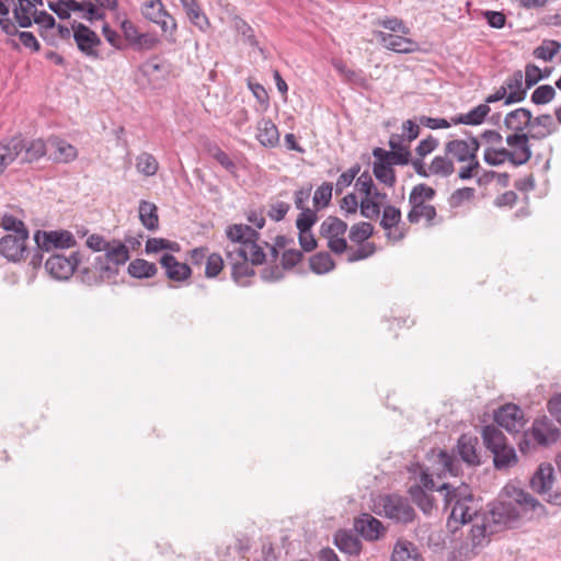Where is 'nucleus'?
<instances>
[{
    "label": "nucleus",
    "mask_w": 561,
    "mask_h": 561,
    "mask_svg": "<svg viewBox=\"0 0 561 561\" xmlns=\"http://www.w3.org/2000/svg\"><path fill=\"white\" fill-rule=\"evenodd\" d=\"M136 169L145 176H152L158 172L157 159L148 152H142L136 158Z\"/></svg>",
    "instance_id": "de8ad7c7"
},
{
    "label": "nucleus",
    "mask_w": 561,
    "mask_h": 561,
    "mask_svg": "<svg viewBox=\"0 0 561 561\" xmlns=\"http://www.w3.org/2000/svg\"><path fill=\"white\" fill-rule=\"evenodd\" d=\"M482 437L484 445L491 453L507 444L504 434L493 425H488L483 428Z\"/></svg>",
    "instance_id": "37998d69"
},
{
    "label": "nucleus",
    "mask_w": 561,
    "mask_h": 561,
    "mask_svg": "<svg viewBox=\"0 0 561 561\" xmlns=\"http://www.w3.org/2000/svg\"><path fill=\"white\" fill-rule=\"evenodd\" d=\"M49 157L58 163H69L78 157V150L75 146L60 138H49L47 140Z\"/></svg>",
    "instance_id": "412c9836"
},
{
    "label": "nucleus",
    "mask_w": 561,
    "mask_h": 561,
    "mask_svg": "<svg viewBox=\"0 0 561 561\" xmlns=\"http://www.w3.org/2000/svg\"><path fill=\"white\" fill-rule=\"evenodd\" d=\"M161 250L179 251L180 245L174 241H169L162 238H149L146 242L147 253H157Z\"/></svg>",
    "instance_id": "5fc2aeb1"
},
{
    "label": "nucleus",
    "mask_w": 561,
    "mask_h": 561,
    "mask_svg": "<svg viewBox=\"0 0 561 561\" xmlns=\"http://www.w3.org/2000/svg\"><path fill=\"white\" fill-rule=\"evenodd\" d=\"M224 259L218 253H211L207 256L205 275L208 278L216 277L224 267Z\"/></svg>",
    "instance_id": "052dcab7"
},
{
    "label": "nucleus",
    "mask_w": 561,
    "mask_h": 561,
    "mask_svg": "<svg viewBox=\"0 0 561 561\" xmlns=\"http://www.w3.org/2000/svg\"><path fill=\"white\" fill-rule=\"evenodd\" d=\"M46 152H48V146L47 142H44L42 139H34L31 141H25L23 139V151L18 160L22 163L33 162L45 156Z\"/></svg>",
    "instance_id": "f704fd0d"
},
{
    "label": "nucleus",
    "mask_w": 561,
    "mask_h": 561,
    "mask_svg": "<svg viewBox=\"0 0 561 561\" xmlns=\"http://www.w3.org/2000/svg\"><path fill=\"white\" fill-rule=\"evenodd\" d=\"M432 465L425 469H421L420 482L430 491L437 490L434 477L442 479L447 476L457 477L460 472L459 461L445 450L432 453Z\"/></svg>",
    "instance_id": "39448f33"
},
{
    "label": "nucleus",
    "mask_w": 561,
    "mask_h": 561,
    "mask_svg": "<svg viewBox=\"0 0 561 561\" xmlns=\"http://www.w3.org/2000/svg\"><path fill=\"white\" fill-rule=\"evenodd\" d=\"M73 39L81 53L89 57H98L95 47L101 44V39L94 31L82 23L72 24Z\"/></svg>",
    "instance_id": "2eb2a0df"
},
{
    "label": "nucleus",
    "mask_w": 561,
    "mask_h": 561,
    "mask_svg": "<svg viewBox=\"0 0 561 561\" xmlns=\"http://www.w3.org/2000/svg\"><path fill=\"white\" fill-rule=\"evenodd\" d=\"M375 36L385 48L396 53L409 54L419 49L416 42L401 35L377 31Z\"/></svg>",
    "instance_id": "a211bd4d"
},
{
    "label": "nucleus",
    "mask_w": 561,
    "mask_h": 561,
    "mask_svg": "<svg viewBox=\"0 0 561 561\" xmlns=\"http://www.w3.org/2000/svg\"><path fill=\"white\" fill-rule=\"evenodd\" d=\"M471 523L472 527L469 535L471 546L472 548L483 547L488 541V537L495 531L492 530L490 523H488V520H485L482 515L477 516V518H474Z\"/></svg>",
    "instance_id": "c756f323"
},
{
    "label": "nucleus",
    "mask_w": 561,
    "mask_h": 561,
    "mask_svg": "<svg viewBox=\"0 0 561 561\" xmlns=\"http://www.w3.org/2000/svg\"><path fill=\"white\" fill-rule=\"evenodd\" d=\"M226 234L229 243L225 248V254L240 257V253L250 252L252 264H262L265 253L257 244L259 232L250 226L234 224L227 228Z\"/></svg>",
    "instance_id": "7ed1b4c3"
},
{
    "label": "nucleus",
    "mask_w": 561,
    "mask_h": 561,
    "mask_svg": "<svg viewBox=\"0 0 561 561\" xmlns=\"http://www.w3.org/2000/svg\"><path fill=\"white\" fill-rule=\"evenodd\" d=\"M0 26L8 35H16V25L9 19V8L0 0Z\"/></svg>",
    "instance_id": "69168bd1"
},
{
    "label": "nucleus",
    "mask_w": 561,
    "mask_h": 561,
    "mask_svg": "<svg viewBox=\"0 0 561 561\" xmlns=\"http://www.w3.org/2000/svg\"><path fill=\"white\" fill-rule=\"evenodd\" d=\"M415 195L416 194H410L409 196L411 209L408 214V220L411 224H417L421 219H425L427 226H433L437 215L435 207L422 201H416Z\"/></svg>",
    "instance_id": "393cba45"
},
{
    "label": "nucleus",
    "mask_w": 561,
    "mask_h": 561,
    "mask_svg": "<svg viewBox=\"0 0 561 561\" xmlns=\"http://www.w3.org/2000/svg\"><path fill=\"white\" fill-rule=\"evenodd\" d=\"M376 505L379 507V514L397 523L408 524L415 517L414 508L410 505L408 499L398 494H387L378 497Z\"/></svg>",
    "instance_id": "0eeeda50"
},
{
    "label": "nucleus",
    "mask_w": 561,
    "mask_h": 561,
    "mask_svg": "<svg viewBox=\"0 0 561 561\" xmlns=\"http://www.w3.org/2000/svg\"><path fill=\"white\" fill-rule=\"evenodd\" d=\"M533 122V113L526 107H518L508 112L504 117V126L513 134H526L525 130Z\"/></svg>",
    "instance_id": "5701e85b"
},
{
    "label": "nucleus",
    "mask_w": 561,
    "mask_h": 561,
    "mask_svg": "<svg viewBox=\"0 0 561 561\" xmlns=\"http://www.w3.org/2000/svg\"><path fill=\"white\" fill-rule=\"evenodd\" d=\"M226 262L231 266L232 279L240 286H247L248 278L254 275L250 252L240 253V257L226 254Z\"/></svg>",
    "instance_id": "f3484780"
},
{
    "label": "nucleus",
    "mask_w": 561,
    "mask_h": 561,
    "mask_svg": "<svg viewBox=\"0 0 561 561\" xmlns=\"http://www.w3.org/2000/svg\"><path fill=\"white\" fill-rule=\"evenodd\" d=\"M359 209L360 215L367 219H375L380 215V204L371 195L362 198Z\"/></svg>",
    "instance_id": "6e6d98bb"
},
{
    "label": "nucleus",
    "mask_w": 561,
    "mask_h": 561,
    "mask_svg": "<svg viewBox=\"0 0 561 561\" xmlns=\"http://www.w3.org/2000/svg\"><path fill=\"white\" fill-rule=\"evenodd\" d=\"M85 244L89 249L93 250L94 252H107V250L112 245V240L107 241L104 237L100 234H91L88 237Z\"/></svg>",
    "instance_id": "338daca9"
},
{
    "label": "nucleus",
    "mask_w": 561,
    "mask_h": 561,
    "mask_svg": "<svg viewBox=\"0 0 561 561\" xmlns=\"http://www.w3.org/2000/svg\"><path fill=\"white\" fill-rule=\"evenodd\" d=\"M554 469L550 463H541L533 478L530 479V486L534 491L540 494H553L552 486L554 481Z\"/></svg>",
    "instance_id": "4be33fe9"
},
{
    "label": "nucleus",
    "mask_w": 561,
    "mask_h": 561,
    "mask_svg": "<svg viewBox=\"0 0 561 561\" xmlns=\"http://www.w3.org/2000/svg\"><path fill=\"white\" fill-rule=\"evenodd\" d=\"M559 438V430L547 416L536 419L531 427L523 435L519 442L522 453H527L531 446H548Z\"/></svg>",
    "instance_id": "423d86ee"
},
{
    "label": "nucleus",
    "mask_w": 561,
    "mask_h": 561,
    "mask_svg": "<svg viewBox=\"0 0 561 561\" xmlns=\"http://www.w3.org/2000/svg\"><path fill=\"white\" fill-rule=\"evenodd\" d=\"M48 8L61 20L70 18L71 12H81V2L77 0H56L49 1Z\"/></svg>",
    "instance_id": "a19ab883"
},
{
    "label": "nucleus",
    "mask_w": 561,
    "mask_h": 561,
    "mask_svg": "<svg viewBox=\"0 0 561 561\" xmlns=\"http://www.w3.org/2000/svg\"><path fill=\"white\" fill-rule=\"evenodd\" d=\"M495 422L510 433H518L524 427L523 410L515 404H506L495 412Z\"/></svg>",
    "instance_id": "dca6fc26"
},
{
    "label": "nucleus",
    "mask_w": 561,
    "mask_h": 561,
    "mask_svg": "<svg viewBox=\"0 0 561 561\" xmlns=\"http://www.w3.org/2000/svg\"><path fill=\"white\" fill-rule=\"evenodd\" d=\"M360 171V165L355 163L347 171L343 172L336 180L335 183V193L341 194L346 187H348L352 182L355 180L357 174Z\"/></svg>",
    "instance_id": "4d7b16f0"
},
{
    "label": "nucleus",
    "mask_w": 561,
    "mask_h": 561,
    "mask_svg": "<svg viewBox=\"0 0 561 561\" xmlns=\"http://www.w3.org/2000/svg\"><path fill=\"white\" fill-rule=\"evenodd\" d=\"M347 230V224L333 216L325 218L320 227V233L328 240V248L335 254H342L347 249V242L344 234Z\"/></svg>",
    "instance_id": "6e6552de"
},
{
    "label": "nucleus",
    "mask_w": 561,
    "mask_h": 561,
    "mask_svg": "<svg viewBox=\"0 0 561 561\" xmlns=\"http://www.w3.org/2000/svg\"><path fill=\"white\" fill-rule=\"evenodd\" d=\"M333 185L330 182L322 183L313 194V204L320 209L327 207L332 198Z\"/></svg>",
    "instance_id": "864d4df0"
},
{
    "label": "nucleus",
    "mask_w": 561,
    "mask_h": 561,
    "mask_svg": "<svg viewBox=\"0 0 561 561\" xmlns=\"http://www.w3.org/2000/svg\"><path fill=\"white\" fill-rule=\"evenodd\" d=\"M1 227L8 232V233H22V232H28L26 229L24 222L16 218L13 215L4 214L1 217Z\"/></svg>",
    "instance_id": "13d9d810"
},
{
    "label": "nucleus",
    "mask_w": 561,
    "mask_h": 561,
    "mask_svg": "<svg viewBox=\"0 0 561 561\" xmlns=\"http://www.w3.org/2000/svg\"><path fill=\"white\" fill-rule=\"evenodd\" d=\"M427 489L419 481L417 484L410 486L409 494L413 503L426 515H431L435 507L434 496L427 493Z\"/></svg>",
    "instance_id": "2f4dec72"
},
{
    "label": "nucleus",
    "mask_w": 561,
    "mask_h": 561,
    "mask_svg": "<svg viewBox=\"0 0 561 561\" xmlns=\"http://www.w3.org/2000/svg\"><path fill=\"white\" fill-rule=\"evenodd\" d=\"M310 268L316 274H325L335 266L334 261L328 252H320L312 255L309 260Z\"/></svg>",
    "instance_id": "49530a36"
},
{
    "label": "nucleus",
    "mask_w": 561,
    "mask_h": 561,
    "mask_svg": "<svg viewBox=\"0 0 561 561\" xmlns=\"http://www.w3.org/2000/svg\"><path fill=\"white\" fill-rule=\"evenodd\" d=\"M401 221V211L392 205L383 207L380 226L387 231V237L393 241L403 239V232H398V225Z\"/></svg>",
    "instance_id": "bb28decb"
},
{
    "label": "nucleus",
    "mask_w": 561,
    "mask_h": 561,
    "mask_svg": "<svg viewBox=\"0 0 561 561\" xmlns=\"http://www.w3.org/2000/svg\"><path fill=\"white\" fill-rule=\"evenodd\" d=\"M317 221V214L312 209H304L299 214L296 220V227L298 230H311L312 226Z\"/></svg>",
    "instance_id": "0e129e2a"
},
{
    "label": "nucleus",
    "mask_w": 561,
    "mask_h": 561,
    "mask_svg": "<svg viewBox=\"0 0 561 561\" xmlns=\"http://www.w3.org/2000/svg\"><path fill=\"white\" fill-rule=\"evenodd\" d=\"M477 437L465 434L459 437L457 443V450L460 458L470 466L479 465L480 462L479 455L477 453Z\"/></svg>",
    "instance_id": "7c9ffc66"
},
{
    "label": "nucleus",
    "mask_w": 561,
    "mask_h": 561,
    "mask_svg": "<svg viewBox=\"0 0 561 561\" xmlns=\"http://www.w3.org/2000/svg\"><path fill=\"white\" fill-rule=\"evenodd\" d=\"M81 5H82L81 18L83 20L92 23L94 21L105 19V12L101 8L95 5L93 2L83 1V2H81Z\"/></svg>",
    "instance_id": "bf43d9fd"
},
{
    "label": "nucleus",
    "mask_w": 561,
    "mask_h": 561,
    "mask_svg": "<svg viewBox=\"0 0 561 561\" xmlns=\"http://www.w3.org/2000/svg\"><path fill=\"white\" fill-rule=\"evenodd\" d=\"M158 268L154 263L142 259H136L128 265V273L135 278H150L154 276Z\"/></svg>",
    "instance_id": "79ce46f5"
},
{
    "label": "nucleus",
    "mask_w": 561,
    "mask_h": 561,
    "mask_svg": "<svg viewBox=\"0 0 561 561\" xmlns=\"http://www.w3.org/2000/svg\"><path fill=\"white\" fill-rule=\"evenodd\" d=\"M28 232L7 233L0 239V253L11 262H19L24 259L27 252L26 242Z\"/></svg>",
    "instance_id": "ddd939ff"
},
{
    "label": "nucleus",
    "mask_w": 561,
    "mask_h": 561,
    "mask_svg": "<svg viewBox=\"0 0 561 561\" xmlns=\"http://www.w3.org/2000/svg\"><path fill=\"white\" fill-rule=\"evenodd\" d=\"M334 543L340 551L350 556H358L362 550V542L358 537L345 530L335 534Z\"/></svg>",
    "instance_id": "473e14b6"
},
{
    "label": "nucleus",
    "mask_w": 561,
    "mask_h": 561,
    "mask_svg": "<svg viewBox=\"0 0 561 561\" xmlns=\"http://www.w3.org/2000/svg\"><path fill=\"white\" fill-rule=\"evenodd\" d=\"M505 140L511 149L504 147H488L484 149L483 159L489 165L499 167L508 161L518 167L530 160L533 153L525 135L511 134Z\"/></svg>",
    "instance_id": "20e7f679"
},
{
    "label": "nucleus",
    "mask_w": 561,
    "mask_h": 561,
    "mask_svg": "<svg viewBox=\"0 0 561 561\" xmlns=\"http://www.w3.org/2000/svg\"><path fill=\"white\" fill-rule=\"evenodd\" d=\"M378 24L391 32L401 33L403 35H407L410 33L409 27L403 23L402 20H400L398 18H386V19L379 20Z\"/></svg>",
    "instance_id": "774afa93"
},
{
    "label": "nucleus",
    "mask_w": 561,
    "mask_h": 561,
    "mask_svg": "<svg viewBox=\"0 0 561 561\" xmlns=\"http://www.w3.org/2000/svg\"><path fill=\"white\" fill-rule=\"evenodd\" d=\"M493 454V462L496 469H504L517 461L516 453L513 447L505 444L495 449Z\"/></svg>",
    "instance_id": "c03bdc74"
},
{
    "label": "nucleus",
    "mask_w": 561,
    "mask_h": 561,
    "mask_svg": "<svg viewBox=\"0 0 561 561\" xmlns=\"http://www.w3.org/2000/svg\"><path fill=\"white\" fill-rule=\"evenodd\" d=\"M524 73V82L526 84V89L533 88L535 84H537L540 80L545 79L546 76L542 75V71L539 67L533 64H528L525 67Z\"/></svg>",
    "instance_id": "680f3d73"
},
{
    "label": "nucleus",
    "mask_w": 561,
    "mask_h": 561,
    "mask_svg": "<svg viewBox=\"0 0 561 561\" xmlns=\"http://www.w3.org/2000/svg\"><path fill=\"white\" fill-rule=\"evenodd\" d=\"M129 249L118 239L112 240V245L107 252L96 255L91 267H82L78 271L77 277L81 283L94 286L105 280L115 279L119 272V266L129 260Z\"/></svg>",
    "instance_id": "f03ea898"
},
{
    "label": "nucleus",
    "mask_w": 561,
    "mask_h": 561,
    "mask_svg": "<svg viewBox=\"0 0 561 561\" xmlns=\"http://www.w3.org/2000/svg\"><path fill=\"white\" fill-rule=\"evenodd\" d=\"M360 245L353 251L348 252L347 261L350 263L365 260L375 253L376 247L374 243H359Z\"/></svg>",
    "instance_id": "e2e57ef3"
},
{
    "label": "nucleus",
    "mask_w": 561,
    "mask_h": 561,
    "mask_svg": "<svg viewBox=\"0 0 561 561\" xmlns=\"http://www.w3.org/2000/svg\"><path fill=\"white\" fill-rule=\"evenodd\" d=\"M391 561H421V556L414 543L400 539L393 547Z\"/></svg>",
    "instance_id": "e433bc0d"
},
{
    "label": "nucleus",
    "mask_w": 561,
    "mask_h": 561,
    "mask_svg": "<svg viewBox=\"0 0 561 561\" xmlns=\"http://www.w3.org/2000/svg\"><path fill=\"white\" fill-rule=\"evenodd\" d=\"M35 4L31 0H18L13 9L14 18L20 27L26 28L32 25V16H34Z\"/></svg>",
    "instance_id": "58836bf2"
},
{
    "label": "nucleus",
    "mask_w": 561,
    "mask_h": 561,
    "mask_svg": "<svg viewBox=\"0 0 561 561\" xmlns=\"http://www.w3.org/2000/svg\"><path fill=\"white\" fill-rule=\"evenodd\" d=\"M354 527L363 538L370 541L379 539L385 531L381 522L370 514H363L358 517Z\"/></svg>",
    "instance_id": "b1692460"
},
{
    "label": "nucleus",
    "mask_w": 561,
    "mask_h": 561,
    "mask_svg": "<svg viewBox=\"0 0 561 561\" xmlns=\"http://www.w3.org/2000/svg\"><path fill=\"white\" fill-rule=\"evenodd\" d=\"M374 231L371 224L363 221L351 227L350 239L355 243H364Z\"/></svg>",
    "instance_id": "3c124183"
},
{
    "label": "nucleus",
    "mask_w": 561,
    "mask_h": 561,
    "mask_svg": "<svg viewBox=\"0 0 561 561\" xmlns=\"http://www.w3.org/2000/svg\"><path fill=\"white\" fill-rule=\"evenodd\" d=\"M373 172L376 179L385 185L392 187L396 184V172L389 162L383 159H375Z\"/></svg>",
    "instance_id": "ea45409f"
},
{
    "label": "nucleus",
    "mask_w": 561,
    "mask_h": 561,
    "mask_svg": "<svg viewBox=\"0 0 561 561\" xmlns=\"http://www.w3.org/2000/svg\"><path fill=\"white\" fill-rule=\"evenodd\" d=\"M556 96V90L550 84L539 85L531 93L530 100L536 105H545L550 103Z\"/></svg>",
    "instance_id": "8fccbe9b"
},
{
    "label": "nucleus",
    "mask_w": 561,
    "mask_h": 561,
    "mask_svg": "<svg viewBox=\"0 0 561 561\" xmlns=\"http://www.w3.org/2000/svg\"><path fill=\"white\" fill-rule=\"evenodd\" d=\"M519 515L518 506L513 502L494 503L489 513L482 514L495 533L516 522Z\"/></svg>",
    "instance_id": "9b49d317"
},
{
    "label": "nucleus",
    "mask_w": 561,
    "mask_h": 561,
    "mask_svg": "<svg viewBox=\"0 0 561 561\" xmlns=\"http://www.w3.org/2000/svg\"><path fill=\"white\" fill-rule=\"evenodd\" d=\"M139 219L145 228L150 231H154L159 227V216L157 206L147 201L139 203Z\"/></svg>",
    "instance_id": "4c0bfd02"
},
{
    "label": "nucleus",
    "mask_w": 561,
    "mask_h": 561,
    "mask_svg": "<svg viewBox=\"0 0 561 561\" xmlns=\"http://www.w3.org/2000/svg\"><path fill=\"white\" fill-rule=\"evenodd\" d=\"M557 130L558 126L552 116L550 114H541L536 117L533 116L529 130L524 135L527 137V145H529L530 139L542 140L554 134Z\"/></svg>",
    "instance_id": "6ab92c4d"
},
{
    "label": "nucleus",
    "mask_w": 561,
    "mask_h": 561,
    "mask_svg": "<svg viewBox=\"0 0 561 561\" xmlns=\"http://www.w3.org/2000/svg\"><path fill=\"white\" fill-rule=\"evenodd\" d=\"M561 45L556 41L543 42L534 50V55L538 59L550 61L559 53Z\"/></svg>",
    "instance_id": "603ef678"
},
{
    "label": "nucleus",
    "mask_w": 561,
    "mask_h": 561,
    "mask_svg": "<svg viewBox=\"0 0 561 561\" xmlns=\"http://www.w3.org/2000/svg\"><path fill=\"white\" fill-rule=\"evenodd\" d=\"M34 241L41 251L70 249L77 244L75 236L68 230H37Z\"/></svg>",
    "instance_id": "9d476101"
},
{
    "label": "nucleus",
    "mask_w": 561,
    "mask_h": 561,
    "mask_svg": "<svg viewBox=\"0 0 561 561\" xmlns=\"http://www.w3.org/2000/svg\"><path fill=\"white\" fill-rule=\"evenodd\" d=\"M373 156L375 159H383L393 168V165H405L410 163L411 152L409 147L390 151L377 147L373 150Z\"/></svg>",
    "instance_id": "72a5a7b5"
},
{
    "label": "nucleus",
    "mask_w": 561,
    "mask_h": 561,
    "mask_svg": "<svg viewBox=\"0 0 561 561\" xmlns=\"http://www.w3.org/2000/svg\"><path fill=\"white\" fill-rule=\"evenodd\" d=\"M503 87L508 93L505 99V105L523 102L527 96L528 89H526L522 70H516L512 76L507 77Z\"/></svg>",
    "instance_id": "aec40b11"
},
{
    "label": "nucleus",
    "mask_w": 561,
    "mask_h": 561,
    "mask_svg": "<svg viewBox=\"0 0 561 561\" xmlns=\"http://www.w3.org/2000/svg\"><path fill=\"white\" fill-rule=\"evenodd\" d=\"M23 151V139L13 137L0 142V175L19 159Z\"/></svg>",
    "instance_id": "a878e982"
},
{
    "label": "nucleus",
    "mask_w": 561,
    "mask_h": 561,
    "mask_svg": "<svg viewBox=\"0 0 561 561\" xmlns=\"http://www.w3.org/2000/svg\"><path fill=\"white\" fill-rule=\"evenodd\" d=\"M160 264L165 270L167 277L174 282L185 280L192 274L191 267L186 263L179 262L169 253L161 256Z\"/></svg>",
    "instance_id": "cd10ccee"
},
{
    "label": "nucleus",
    "mask_w": 561,
    "mask_h": 561,
    "mask_svg": "<svg viewBox=\"0 0 561 561\" xmlns=\"http://www.w3.org/2000/svg\"><path fill=\"white\" fill-rule=\"evenodd\" d=\"M81 262L82 254L79 251L72 252L69 256L54 254L47 259L45 268L53 278L67 280L73 275Z\"/></svg>",
    "instance_id": "1a4fd4ad"
},
{
    "label": "nucleus",
    "mask_w": 561,
    "mask_h": 561,
    "mask_svg": "<svg viewBox=\"0 0 561 561\" xmlns=\"http://www.w3.org/2000/svg\"><path fill=\"white\" fill-rule=\"evenodd\" d=\"M443 494L445 510H450L447 525L456 530L459 525L472 522L480 516V502L472 494L471 488L466 483H443L437 486Z\"/></svg>",
    "instance_id": "f257e3e1"
},
{
    "label": "nucleus",
    "mask_w": 561,
    "mask_h": 561,
    "mask_svg": "<svg viewBox=\"0 0 561 561\" xmlns=\"http://www.w3.org/2000/svg\"><path fill=\"white\" fill-rule=\"evenodd\" d=\"M455 172L454 162L446 156H436L430 164L431 175L448 178Z\"/></svg>",
    "instance_id": "a18cd8bd"
},
{
    "label": "nucleus",
    "mask_w": 561,
    "mask_h": 561,
    "mask_svg": "<svg viewBox=\"0 0 561 561\" xmlns=\"http://www.w3.org/2000/svg\"><path fill=\"white\" fill-rule=\"evenodd\" d=\"M491 112V108L488 104H479L478 106L470 110L468 113L460 114L453 118L454 124H463V125H480L484 122L485 117Z\"/></svg>",
    "instance_id": "c9c22d12"
},
{
    "label": "nucleus",
    "mask_w": 561,
    "mask_h": 561,
    "mask_svg": "<svg viewBox=\"0 0 561 561\" xmlns=\"http://www.w3.org/2000/svg\"><path fill=\"white\" fill-rule=\"evenodd\" d=\"M480 142L477 137L469 136L467 139H454L445 145V153L458 162L476 160Z\"/></svg>",
    "instance_id": "f8f14e48"
},
{
    "label": "nucleus",
    "mask_w": 561,
    "mask_h": 561,
    "mask_svg": "<svg viewBox=\"0 0 561 561\" xmlns=\"http://www.w3.org/2000/svg\"><path fill=\"white\" fill-rule=\"evenodd\" d=\"M142 15L151 22L160 25L163 32H174L176 22L164 9L161 0H150L141 9Z\"/></svg>",
    "instance_id": "4468645a"
},
{
    "label": "nucleus",
    "mask_w": 561,
    "mask_h": 561,
    "mask_svg": "<svg viewBox=\"0 0 561 561\" xmlns=\"http://www.w3.org/2000/svg\"><path fill=\"white\" fill-rule=\"evenodd\" d=\"M232 26L245 44L251 47H259L253 28L243 19L234 16L232 19Z\"/></svg>",
    "instance_id": "09e8293b"
},
{
    "label": "nucleus",
    "mask_w": 561,
    "mask_h": 561,
    "mask_svg": "<svg viewBox=\"0 0 561 561\" xmlns=\"http://www.w3.org/2000/svg\"><path fill=\"white\" fill-rule=\"evenodd\" d=\"M256 139L266 148H274L279 144V131L270 118H262L256 125Z\"/></svg>",
    "instance_id": "c85d7f7f"
}]
</instances>
